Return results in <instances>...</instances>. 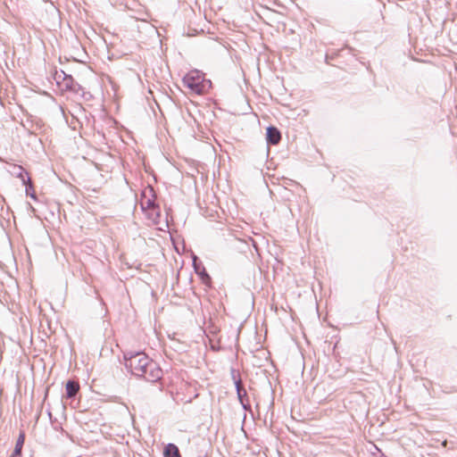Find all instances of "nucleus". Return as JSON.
<instances>
[{
	"instance_id": "obj_1",
	"label": "nucleus",
	"mask_w": 457,
	"mask_h": 457,
	"mask_svg": "<svg viewBox=\"0 0 457 457\" xmlns=\"http://www.w3.org/2000/svg\"><path fill=\"white\" fill-rule=\"evenodd\" d=\"M125 366L132 375L148 382H157L162 378V370L159 364L143 352L124 353Z\"/></svg>"
},
{
	"instance_id": "obj_2",
	"label": "nucleus",
	"mask_w": 457,
	"mask_h": 457,
	"mask_svg": "<svg viewBox=\"0 0 457 457\" xmlns=\"http://www.w3.org/2000/svg\"><path fill=\"white\" fill-rule=\"evenodd\" d=\"M182 80L185 87L198 95L204 94L211 87V81L205 79L204 74L198 71H189Z\"/></svg>"
},
{
	"instance_id": "obj_3",
	"label": "nucleus",
	"mask_w": 457,
	"mask_h": 457,
	"mask_svg": "<svg viewBox=\"0 0 457 457\" xmlns=\"http://www.w3.org/2000/svg\"><path fill=\"white\" fill-rule=\"evenodd\" d=\"M149 193L151 194V197L147 198L145 201H143L141 203V207L143 210L149 209L152 210L154 214L155 218L154 219V221L155 223H158L159 221L156 220V219L160 218L161 212L160 208L157 204H155V193L154 191V188L152 187H148Z\"/></svg>"
},
{
	"instance_id": "obj_4",
	"label": "nucleus",
	"mask_w": 457,
	"mask_h": 457,
	"mask_svg": "<svg viewBox=\"0 0 457 457\" xmlns=\"http://www.w3.org/2000/svg\"><path fill=\"white\" fill-rule=\"evenodd\" d=\"M193 266L195 273L200 277L203 283L205 285H210L212 278L196 256H194L193 258Z\"/></svg>"
},
{
	"instance_id": "obj_5",
	"label": "nucleus",
	"mask_w": 457,
	"mask_h": 457,
	"mask_svg": "<svg viewBox=\"0 0 457 457\" xmlns=\"http://www.w3.org/2000/svg\"><path fill=\"white\" fill-rule=\"evenodd\" d=\"M266 140L269 145H278L281 140L280 131L274 126H269L266 130Z\"/></svg>"
},
{
	"instance_id": "obj_6",
	"label": "nucleus",
	"mask_w": 457,
	"mask_h": 457,
	"mask_svg": "<svg viewBox=\"0 0 457 457\" xmlns=\"http://www.w3.org/2000/svg\"><path fill=\"white\" fill-rule=\"evenodd\" d=\"M10 172L12 176L19 178L21 180L23 185L31 181L29 173L21 165H13L12 168V170Z\"/></svg>"
},
{
	"instance_id": "obj_7",
	"label": "nucleus",
	"mask_w": 457,
	"mask_h": 457,
	"mask_svg": "<svg viewBox=\"0 0 457 457\" xmlns=\"http://www.w3.org/2000/svg\"><path fill=\"white\" fill-rule=\"evenodd\" d=\"M79 391V382L70 379L65 386L66 397L69 399L74 398Z\"/></svg>"
},
{
	"instance_id": "obj_8",
	"label": "nucleus",
	"mask_w": 457,
	"mask_h": 457,
	"mask_svg": "<svg viewBox=\"0 0 457 457\" xmlns=\"http://www.w3.org/2000/svg\"><path fill=\"white\" fill-rule=\"evenodd\" d=\"M63 75L65 87L78 94L79 90L82 89L81 86L78 82H76L71 75H66L65 73H63Z\"/></svg>"
},
{
	"instance_id": "obj_9",
	"label": "nucleus",
	"mask_w": 457,
	"mask_h": 457,
	"mask_svg": "<svg viewBox=\"0 0 457 457\" xmlns=\"http://www.w3.org/2000/svg\"><path fill=\"white\" fill-rule=\"evenodd\" d=\"M164 457H181L178 446L174 444H168L164 448Z\"/></svg>"
},
{
	"instance_id": "obj_10",
	"label": "nucleus",
	"mask_w": 457,
	"mask_h": 457,
	"mask_svg": "<svg viewBox=\"0 0 457 457\" xmlns=\"http://www.w3.org/2000/svg\"><path fill=\"white\" fill-rule=\"evenodd\" d=\"M24 186H25L26 195L30 196L32 199L36 200L37 197H36V193H35V189H34L32 182L29 181V182L24 184Z\"/></svg>"
},
{
	"instance_id": "obj_11",
	"label": "nucleus",
	"mask_w": 457,
	"mask_h": 457,
	"mask_svg": "<svg viewBox=\"0 0 457 457\" xmlns=\"http://www.w3.org/2000/svg\"><path fill=\"white\" fill-rule=\"evenodd\" d=\"M237 398H238L240 403H244V399H246V401H248L247 392L245 388L238 389V391L237 392Z\"/></svg>"
},
{
	"instance_id": "obj_12",
	"label": "nucleus",
	"mask_w": 457,
	"mask_h": 457,
	"mask_svg": "<svg viewBox=\"0 0 457 457\" xmlns=\"http://www.w3.org/2000/svg\"><path fill=\"white\" fill-rule=\"evenodd\" d=\"M24 442H25V433L23 431H21V433L19 434V436L17 438L15 446L22 448Z\"/></svg>"
},
{
	"instance_id": "obj_13",
	"label": "nucleus",
	"mask_w": 457,
	"mask_h": 457,
	"mask_svg": "<svg viewBox=\"0 0 457 457\" xmlns=\"http://www.w3.org/2000/svg\"><path fill=\"white\" fill-rule=\"evenodd\" d=\"M230 375H231V378H232L233 382L236 381L237 378H241L239 372L237 370H236L235 369H231Z\"/></svg>"
},
{
	"instance_id": "obj_14",
	"label": "nucleus",
	"mask_w": 457,
	"mask_h": 457,
	"mask_svg": "<svg viewBox=\"0 0 457 457\" xmlns=\"http://www.w3.org/2000/svg\"><path fill=\"white\" fill-rule=\"evenodd\" d=\"M21 451L22 448L15 446L11 457H21Z\"/></svg>"
},
{
	"instance_id": "obj_15",
	"label": "nucleus",
	"mask_w": 457,
	"mask_h": 457,
	"mask_svg": "<svg viewBox=\"0 0 457 457\" xmlns=\"http://www.w3.org/2000/svg\"><path fill=\"white\" fill-rule=\"evenodd\" d=\"M234 384H235V387H236L237 392L238 391V389H244L241 378H237V380L234 381Z\"/></svg>"
},
{
	"instance_id": "obj_16",
	"label": "nucleus",
	"mask_w": 457,
	"mask_h": 457,
	"mask_svg": "<svg viewBox=\"0 0 457 457\" xmlns=\"http://www.w3.org/2000/svg\"><path fill=\"white\" fill-rule=\"evenodd\" d=\"M242 404V407L245 409V410H249L250 409V403H249V400L246 401V399H244V403H241Z\"/></svg>"
},
{
	"instance_id": "obj_17",
	"label": "nucleus",
	"mask_w": 457,
	"mask_h": 457,
	"mask_svg": "<svg viewBox=\"0 0 457 457\" xmlns=\"http://www.w3.org/2000/svg\"><path fill=\"white\" fill-rule=\"evenodd\" d=\"M141 21H146V18H138Z\"/></svg>"
}]
</instances>
